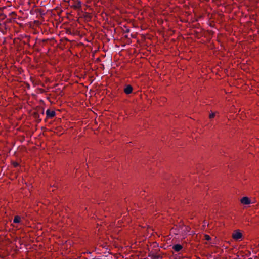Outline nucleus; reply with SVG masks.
<instances>
[{
	"label": "nucleus",
	"instance_id": "1a4fd4ad",
	"mask_svg": "<svg viewBox=\"0 0 259 259\" xmlns=\"http://www.w3.org/2000/svg\"><path fill=\"white\" fill-rule=\"evenodd\" d=\"M215 115V113H211L209 114V118L210 119L213 118L214 117Z\"/></svg>",
	"mask_w": 259,
	"mask_h": 259
},
{
	"label": "nucleus",
	"instance_id": "39448f33",
	"mask_svg": "<svg viewBox=\"0 0 259 259\" xmlns=\"http://www.w3.org/2000/svg\"><path fill=\"white\" fill-rule=\"evenodd\" d=\"M46 115L48 118H53L55 115V112L53 110L48 109L46 111Z\"/></svg>",
	"mask_w": 259,
	"mask_h": 259
},
{
	"label": "nucleus",
	"instance_id": "f03ea898",
	"mask_svg": "<svg viewBox=\"0 0 259 259\" xmlns=\"http://www.w3.org/2000/svg\"><path fill=\"white\" fill-rule=\"evenodd\" d=\"M69 5L74 8H78L81 7L80 3L79 0H69Z\"/></svg>",
	"mask_w": 259,
	"mask_h": 259
},
{
	"label": "nucleus",
	"instance_id": "20e7f679",
	"mask_svg": "<svg viewBox=\"0 0 259 259\" xmlns=\"http://www.w3.org/2000/svg\"><path fill=\"white\" fill-rule=\"evenodd\" d=\"M172 248L175 252H178L183 249V246L181 245V244H177L174 245L172 246Z\"/></svg>",
	"mask_w": 259,
	"mask_h": 259
},
{
	"label": "nucleus",
	"instance_id": "0eeeda50",
	"mask_svg": "<svg viewBox=\"0 0 259 259\" xmlns=\"http://www.w3.org/2000/svg\"><path fill=\"white\" fill-rule=\"evenodd\" d=\"M14 223H21V218L20 216L16 215L14 217L13 220Z\"/></svg>",
	"mask_w": 259,
	"mask_h": 259
},
{
	"label": "nucleus",
	"instance_id": "423d86ee",
	"mask_svg": "<svg viewBox=\"0 0 259 259\" xmlns=\"http://www.w3.org/2000/svg\"><path fill=\"white\" fill-rule=\"evenodd\" d=\"M132 91H133V88L130 85H127L124 89V91L125 93L126 94H131L132 92Z\"/></svg>",
	"mask_w": 259,
	"mask_h": 259
},
{
	"label": "nucleus",
	"instance_id": "7ed1b4c3",
	"mask_svg": "<svg viewBox=\"0 0 259 259\" xmlns=\"http://www.w3.org/2000/svg\"><path fill=\"white\" fill-rule=\"evenodd\" d=\"M240 202L243 205H249L252 202H251V199L248 197H243L240 199Z\"/></svg>",
	"mask_w": 259,
	"mask_h": 259
},
{
	"label": "nucleus",
	"instance_id": "6e6552de",
	"mask_svg": "<svg viewBox=\"0 0 259 259\" xmlns=\"http://www.w3.org/2000/svg\"><path fill=\"white\" fill-rule=\"evenodd\" d=\"M204 239L207 241H209L211 239V237L209 235L206 234L204 235Z\"/></svg>",
	"mask_w": 259,
	"mask_h": 259
},
{
	"label": "nucleus",
	"instance_id": "f257e3e1",
	"mask_svg": "<svg viewBox=\"0 0 259 259\" xmlns=\"http://www.w3.org/2000/svg\"><path fill=\"white\" fill-rule=\"evenodd\" d=\"M232 239L237 242H240L243 239L242 231L239 229H236L233 231L232 234Z\"/></svg>",
	"mask_w": 259,
	"mask_h": 259
},
{
	"label": "nucleus",
	"instance_id": "9d476101",
	"mask_svg": "<svg viewBox=\"0 0 259 259\" xmlns=\"http://www.w3.org/2000/svg\"><path fill=\"white\" fill-rule=\"evenodd\" d=\"M14 165L15 167H16L18 165V164L17 163H14Z\"/></svg>",
	"mask_w": 259,
	"mask_h": 259
}]
</instances>
